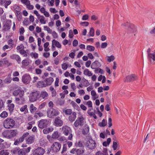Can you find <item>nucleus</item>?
I'll return each instance as SVG.
<instances>
[{"mask_svg":"<svg viewBox=\"0 0 155 155\" xmlns=\"http://www.w3.org/2000/svg\"><path fill=\"white\" fill-rule=\"evenodd\" d=\"M12 2L11 0H5V3L4 4L5 7V8H7L8 6L10 5Z\"/></svg>","mask_w":155,"mask_h":155,"instance_id":"obj_47","label":"nucleus"},{"mask_svg":"<svg viewBox=\"0 0 155 155\" xmlns=\"http://www.w3.org/2000/svg\"><path fill=\"white\" fill-rule=\"evenodd\" d=\"M15 124V121L13 119L8 118L5 120L3 122L4 127L6 129L14 128Z\"/></svg>","mask_w":155,"mask_h":155,"instance_id":"obj_1","label":"nucleus"},{"mask_svg":"<svg viewBox=\"0 0 155 155\" xmlns=\"http://www.w3.org/2000/svg\"><path fill=\"white\" fill-rule=\"evenodd\" d=\"M89 127L88 126L87 124H86L82 131V134L84 135L87 134L89 132Z\"/></svg>","mask_w":155,"mask_h":155,"instance_id":"obj_26","label":"nucleus"},{"mask_svg":"<svg viewBox=\"0 0 155 155\" xmlns=\"http://www.w3.org/2000/svg\"><path fill=\"white\" fill-rule=\"evenodd\" d=\"M84 152V149H76V154L77 155H81L83 154Z\"/></svg>","mask_w":155,"mask_h":155,"instance_id":"obj_30","label":"nucleus"},{"mask_svg":"<svg viewBox=\"0 0 155 155\" xmlns=\"http://www.w3.org/2000/svg\"><path fill=\"white\" fill-rule=\"evenodd\" d=\"M62 131L63 134L65 136L69 135L68 137V140H71L72 138V135L71 134V128L67 126H63L62 128Z\"/></svg>","mask_w":155,"mask_h":155,"instance_id":"obj_2","label":"nucleus"},{"mask_svg":"<svg viewBox=\"0 0 155 155\" xmlns=\"http://www.w3.org/2000/svg\"><path fill=\"white\" fill-rule=\"evenodd\" d=\"M107 122L104 119L102 120L101 122H100L98 124V125L100 127H105L107 125Z\"/></svg>","mask_w":155,"mask_h":155,"instance_id":"obj_34","label":"nucleus"},{"mask_svg":"<svg viewBox=\"0 0 155 155\" xmlns=\"http://www.w3.org/2000/svg\"><path fill=\"white\" fill-rule=\"evenodd\" d=\"M44 29L47 31L48 33L51 34L52 30L47 26H44Z\"/></svg>","mask_w":155,"mask_h":155,"instance_id":"obj_54","label":"nucleus"},{"mask_svg":"<svg viewBox=\"0 0 155 155\" xmlns=\"http://www.w3.org/2000/svg\"><path fill=\"white\" fill-rule=\"evenodd\" d=\"M80 24L84 26H87L89 25V23L87 21L81 22Z\"/></svg>","mask_w":155,"mask_h":155,"instance_id":"obj_63","label":"nucleus"},{"mask_svg":"<svg viewBox=\"0 0 155 155\" xmlns=\"http://www.w3.org/2000/svg\"><path fill=\"white\" fill-rule=\"evenodd\" d=\"M20 110L21 112H23L25 111V113H27L28 112V109L27 108V105H25L24 106H23L22 107L20 108Z\"/></svg>","mask_w":155,"mask_h":155,"instance_id":"obj_37","label":"nucleus"},{"mask_svg":"<svg viewBox=\"0 0 155 155\" xmlns=\"http://www.w3.org/2000/svg\"><path fill=\"white\" fill-rule=\"evenodd\" d=\"M19 147H16L15 148L14 150H13L12 153L13 154L18 153V151L20 150Z\"/></svg>","mask_w":155,"mask_h":155,"instance_id":"obj_56","label":"nucleus"},{"mask_svg":"<svg viewBox=\"0 0 155 155\" xmlns=\"http://www.w3.org/2000/svg\"><path fill=\"white\" fill-rule=\"evenodd\" d=\"M22 63L23 66H26L28 65L29 62L28 60L25 59L22 61Z\"/></svg>","mask_w":155,"mask_h":155,"instance_id":"obj_48","label":"nucleus"},{"mask_svg":"<svg viewBox=\"0 0 155 155\" xmlns=\"http://www.w3.org/2000/svg\"><path fill=\"white\" fill-rule=\"evenodd\" d=\"M37 108L35 107L33 104H31L30 107V110L31 113L32 114L34 113L37 110Z\"/></svg>","mask_w":155,"mask_h":155,"instance_id":"obj_32","label":"nucleus"},{"mask_svg":"<svg viewBox=\"0 0 155 155\" xmlns=\"http://www.w3.org/2000/svg\"><path fill=\"white\" fill-rule=\"evenodd\" d=\"M31 55L32 57H34L36 59L38 58V54L37 53L32 52L31 54Z\"/></svg>","mask_w":155,"mask_h":155,"instance_id":"obj_62","label":"nucleus"},{"mask_svg":"<svg viewBox=\"0 0 155 155\" xmlns=\"http://www.w3.org/2000/svg\"><path fill=\"white\" fill-rule=\"evenodd\" d=\"M62 68L64 70L67 69L68 67V65L66 63H64L61 65Z\"/></svg>","mask_w":155,"mask_h":155,"instance_id":"obj_58","label":"nucleus"},{"mask_svg":"<svg viewBox=\"0 0 155 155\" xmlns=\"http://www.w3.org/2000/svg\"><path fill=\"white\" fill-rule=\"evenodd\" d=\"M45 150L42 147H38L34 152L35 155H43L45 153Z\"/></svg>","mask_w":155,"mask_h":155,"instance_id":"obj_14","label":"nucleus"},{"mask_svg":"<svg viewBox=\"0 0 155 155\" xmlns=\"http://www.w3.org/2000/svg\"><path fill=\"white\" fill-rule=\"evenodd\" d=\"M75 145L76 147H84V145L83 144V143L81 141H79L77 142L75 144Z\"/></svg>","mask_w":155,"mask_h":155,"instance_id":"obj_36","label":"nucleus"},{"mask_svg":"<svg viewBox=\"0 0 155 155\" xmlns=\"http://www.w3.org/2000/svg\"><path fill=\"white\" fill-rule=\"evenodd\" d=\"M27 7L29 10H32L34 8V6L32 5H30V1H28V3L26 5Z\"/></svg>","mask_w":155,"mask_h":155,"instance_id":"obj_50","label":"nucleus"},{"mask_svg":"<svg viewBox=\"0 0 155 155\" xmlns=\"http://www.w3.org/2000/svg\"><path fill=\"white\" fill-rule=\"evenodd\" d=\"M16 12H17V14L18 15H17V19L18 21H20L22 18L21 12L20 11H17V10H16Z\"/></svg>","mask_w":155,"mask_h":155,"instance_id":"obj_38","label":"nucleus"},{"mask_svg":"<svg viewBox=\"0 0 155 155\" xmlns=\"http://www.w3.org/2000/svg\"><path fill=\"white\" fill-rule=\"evenodd\" d=\"M24 94V91L23 90L20 89H18L15 90L13 92V95L15 96H17L19 95V97L21 99V100L22 101L24 100V98L23 97Z\"/></svg>","mask_w":155,"mask_h":155,"instance_id":"obj_8","label":"nucleus"},{"mask_svg":"<svg viewBox=\"0 0 155 155\" xmlns=\"http://www.w3.org/2000/svg\"><path fill=\"white\" fill-rule=\"evenodd\" d=\"M38 85L39 87H47L46 84L42 81H39L38 82Z\"/></svg>","mask_w":155,"mask_h":155,"instance_id":"obj_31","label":"nucleus"},{"mask_svg":"<svg viewBox=\"0 0 155 155\" xmlns=\"http://www.w3.org/2000/svg\"><path fill=\"white\" fill-rule=\"evenodd\" d=\"M101 63L98 61L96 60L91 65V68L92 69H96L101 67Z\"/></svg>","mask_w":155,"mask_h":155,"instance_id":"obj_17","label":"nucleus"},{"mask_svg":"<svg viewBox=\"0 0 155 155\" xmlns=\"http://www.w3.org/2000/svg\"><path fill=\"white\" fill-rule=\"evenodd\" d=\"M31 149V147H29L27 148H23L20 149L18 151V155H26L27 153L30 151Z\"/></svg>","mask_w":155,"mask_h":155,"instance_id":"obj_12","label":"nucleus"},{"mask_svg":"<svg viewBox=\"0 0 155 155\" xmlns=\"http://www.w3.org/2000/svg\"><path fill=\"white\" fill-rule=\"evenodd\" d=\"M59 135L58 132L57 131H55L53 133L52 135V138L53 139H56L58 137Z\"/></svg>","mask_w":155,"mask_h":155,"instance_id":"obj_43","label":"nucleus"},{"mask_svg":"<svg viewBox=\"0 0 155 155\" xmlns=\"http://www.w3.org/2000/svg\"><path fill=\"white\" fill-rule=\"evenodd\" d=\"M65 114L67 115H71L72 113V110L71 109H68L65 110Z\"/></svg>","mask_w":155,"mask_h":155,"instance_id":"obj_59","label":"nucleus"},{"mask_svg":"<svg viewBox=\"0 0 155 155\" xmlns=\"http://www.w3.org/2000/svg\"><path fill=\"white\" fill-rule=\"evenodd\" d=\"M29 134V133H26L24 134L23 135L20 137L18 139H16L15 140V142L14 143V144L15 145H18L20 143H21L23 142L25 139V138Z\"/></svg>","mask_w":155,"mask_h":155,"instance_id":"obj_11","label":"nucleus"},{"mask_svg":"<svg viewBox=\"0 0 155 155\" xmlns=\"http://www.w3.org/2000/svg\"><path fill=\"white\" fill-rule=\"evenodd\" d=\"M8 116V113L6 111H3L0 115V117H6Z\"/></svg>","mask_w":155,"mask_h":155,"instance_id":"obj_49","label":"nucleus"},{"mask_svg":"<svg viewBox=\"0 0 155 155\" xmlns=\"http://www.w3.org/2000/svg\"><path fill=\"white\" fill-rule=\"evenodd\" d=\"M40 97V92L39 91H37L31 94L29 99L31 101L34 102L36 101L37 99H39Z\"/></svg>","mask_w":155,"mask_h":155,"instance_id":"obj_7","label":"nucleus"},{"mask_svg":"<svg viewBox=\"0 0 155 155\" xmlns=\"http://www.w3.org/2000/svg\"><path fill=\"white\" fill-rule=\"evenodd\" d=\"M40 17L41 18L40 20L41 23L42 24H45L46 23V21L45 20V17L43 16H41Z\"/></svg>","mask_w":155,"mask_h":155,"instance_id":"obj_52","label":"nucleus"},{"mask_svg":"<svg viewBox=\"0 0 155 155\" xmlns=\"http://www.w3.org/2000/svg\"><path fill=\"white\" fill-rule=\"evenodd\" d=\"M81 82L83 84V86L85 87H87L89 85V84L88 81L84 78L82 79Z\"/></svg>","mask_w":155,"mask_h":155,"instance_id":"obj_27","label":"nucleus"},{"mask_svg":"<svg viewBox=\"0 0 155 155\" xmlns=\"http://www.w3.org/2000/svg\"><path fill=\"white\" fill-rule=\"evenodd\" d=\"M8 110L11 113L14 110L15 105L13 104H8Z\"/></svg>","mask_w":155,"mask_h":155,"instance_id":"obj_35","label":"nucleus"},{"mask_svg":"<svg viewBox=\"0 0 155 155\" xmlns=\"http://www.w3.org/2000/svg\"><path fill=\"white\" fill-rule=\"evenodd\" d=\"M4 104L2 100H0V111L2 108L4 107Z\"/></svg>","mask_w":155,"mask_h":155,"instance_id":"obj_61","label":"nucleus"},{"mask_svg":"<svg viewBox=\"0 0 155 155\" xmlns=\"http://www.w3.org/2000/svg\"><path fill=\"white\" fill-rule=\"evenodd\" d=\"M9 130H6L2 133V136L5 138L9 139Z\"/></svg>","mask_w":155,"mask_h":155,"instance_id":"obj_29","label":"nucleus"},{"mask_svg":"<svg viewBox=\"0 0 155 155\" xmlns=\"http://www.w3.org/2000/svg\"><path fill=\"white\" fill-rule=\"evenodd\" d=\"M138 79L137 77L134 74L127 75L126 77L125 81L126 82H131Z\"/></svg>","mask_w":155,"mask_h":155,"instance_id":"obj_10","label":"nucleus"},{"mask_svg":"<svg viewBox=\"0 0 155 155\" xmlns=\"http://www.w3.org/2000/svg\"><path fill=\"white\" fill-rule=\"evenodd\" d=\"M76 118V113L75 112H73L72 114H71L68 117L69 120L72 122L75 120Z\"/></svg>","mask_w":155,"mask_h":155,"instance_id":"obj_24","label":"nucleus"},{"mask_svg":"<svg viewBox=\"0 0 155 155\" xmlns=\"http://www.w3.org/2000/svg\"><path fill=\"white\" fill-rule=\"evenodd\" d=\"M122 25L124 26L126 28H127L130 33L136 32L137 31L136 26L134 24H130L128 22L122 24Z\"/></svg>","mask_w":155,"mask_h":155,"instance_id":"obj_5","label":"nucleus"},{"mask_svg":"<svg viewBox=\"0 0 155 155\" xmlns=\"http://www.w3.org/2000/svg\"><path fill=\"white\" fill-rule=\"evenodd\" d=\"M54 45H55L58 48H61V44L58 41H57L55 39H54L52 41V48H55V46Z\"/></svg>","mask_w":155,"mask_h":155,"instance_id":"obj_21","label":"nucleus"},{"mask_svg":"<svg viewBox=\"0 0 155 155\" xmlns=\"http://www.w3.org/2000/svg\"><path fill=\"white\" fill-rule=\"evenodd\" d=\"M35 139L34 136H29L26 140V142L28 144L32 143L34 142Z\"/></svg>","mask_w":155,"mask_h":155,"instance_id":"obj_20","label":"nucleus"},{"mask_svg":"<svg viewBox=\"0 0 155 155\" xmlns=\"http://www.w3.org/2000/svg\"><path fill=\"white\" fill-rule=\"evenodd\" d=\"M54 124L56 127H60L63 125V121L59 117H58L54 119Z\"/></svg>","mask_w":155,"mask_h":155,"instance_id":"obj_13","label":"nucleus"},{"mask_svg":"<svg viewBox=\"0 0 155 155\" xmlns=\"http://www.w3.org/2000/svg\"><path fill=\"white\" fill-rule=\"evenodd\" d=\"M9 139H11L15 137L18 134V131L17 129L9 130Z\"/></svg>","mask_w":155,"mask_h":155,"instance_id":"obj_18","label":"nucleus"},{"mask_svg":"<svg viewBox=\"0 0 155 155\" xmlns=\"http://www.w3.org/2000/svg\"><path fill=\"white\" fill-rule=\"evenodd\" d=\"M13 40L12 39H9L7 42L8 44L9 45V48H12L13 47Z\"/></svg>","mask_w":155,"mask_h":155,"instance_id":"obj_41","label":"nucleus"},{"mask_svg":"<svg viewBox=\"0 0 155 155\" xmlns=\"http://www.w3.org/2000/svg\"><path fill=\"white\" fill-rule=\"evenodd\" d=\"M43 116L44 114L41 111H36L35 113L34 117L37 119L39 117H42Z\"/></svg>","mask_w":155,"mask_h":155,"instance_id":"obj_25","label":"nucleus"},{"mask_svg":"<svg viewBox=\"0 0 155 155\" xmlns=\"http://www.w3.org/2000/svg\"><path fill=\"white\" fill-rule=\"evenodd\" d=\"M11 58L12 59L15 60L17 63L19 64L21 63V58L20 56L16 54H13L11 56Z\"/></svg>","mask_w":155,"mask_h":155,"instance_id":"obj_19","label":"nucleus"},{"mask_svg":"<svg viewBox=\"0 0 155 155\" xmlns=\"http://www.w3.org/2000/svg\"><path fill=\"white\" fill-rule=\"evenodd\" d=\"M54 128L52 127L44 128L43 130V132L44 134H47L53 131Z\"/></svg>","mask_w":155,"mask_h":155,"instance_id":"obj_22","label":"nucleus"},{"mask_svg":"<svg viewBox=\"0 0 155 155\" xmlns=\"http://www.w3.org/2000/svg\"><path fill=\"white\" fill-rule=\"evenodd\" d=\"M72 44L74 47L77 46L78 45V41L76 39L74 40L73 41Z\"/></svg>","mask_w":155,"mask_h":155,"instance_id":"obj_64","label":"nucleus"},{"mask_svg":"<svg viewBox=\"0 0 155 155\" xmlns=\"http://www.w3.org/2000/svg\"><path fill=\"white\" fill-rule=\"evenodd\" d=\"M3 27V30L5 31L8 30L10 28L9 24L7 22L4 25Z\"/></svg>","mask_w":155,"mask_h":155,"instance_id":"obj_42","label":"nucleus"},{"mask_svg":"<svg viewBox=\"0 0 155 155\" xmlns=\"http://www.w3.org/2000/svg\"><path fill=\"white\" fill-rule=\"evenodd\" d=\"M4 141L3 140L0 138V150H2L0 152V155H4L5 154V152L4 149L5 148V146L3 143H2Z\"/></svg>","mask_w":155,"mask_h":155,"instance_id":"obj_16","label":"nucleus"},{"mask_svg":"<svg viewBox=\"0 0 155 155\" xmlns=\"http://www.w3.org/2000/svg\"><path fill=\"white\" fill-rule=\"evenodd\" d=\"M45 82L46 83L47 86L51 85L52 83L54 81V79L51 77H50L49 78H47L45 79Z\"/></svg>","mask_w":155,"mask_h":155,"instance_id":"obj_23","label":"nucleus"},{"mask_svg":"<svg viewBox=\"0 0 155 155\" xmlns=\"http://www.w3.org/2000/svg\"><path fill=\"white\" fill-rule=\"evenodd\" d=\"M150 57L149 58L152 59L153 61H155V50L154 51L152 54H150Z\"/></svg>","mask_w":155,"mask_h":155,"instance_id":"obj_55","label":"nucleus"},{"mask_svg":"<svg viewBox=\"0 0 155 155\" xmlns=\"http://www.w3.org/2000/svg\"><path fill=\"white\" fill-rule=\"evenodd\" d=\"M67 146L66 143L64 144L62 151L61 152V154H63L67 150Z\"/></svg>","mask_w":155,"mask_h":155,"instance_id":"obj_46","label":"nucleus"},{"mask_svg":"<svg viewBox=\"0 0 155 155\" xmlns=\"http://www.w3.org/2000/svg\"><path fill=\"white\" fill-rule=\"evenodd\" d=\"M86 146L88 148L92 150L96 147V144L94 140L90 139L86 142Z\"/></svg>","mask_w":155,"mask_h":155,"instance_id":"obj_9","label":"nucleus"},{"mask_svg":"<svg viewBox=\"0 0 155 155\" xmlns=\"http://www.w3.org/2000/svg\"><path fill=\"white\" fill-rule=\"evenodd\" d=\"M111 141V139L110 138H108L107 141H104L103 143V145L105 147H107L109 145Z\"/></svg>","mask_w":155,"mask_h":155,"instance_id":"obj_40","label":"nucleus"},{"mask_svg":"<svg viewBox=\"0 0 155 155\" xmlns=\"http://www.w3.org/2000/svg\"><path fill=\"white\" fill-rule=\"evenodd\" d=\"M11 76V75H9L8 77L5 79L4 81L5 83H10L11 82L12 80L11 78L10 77Z\"/></svg>","mask_w":155,"mask_h":155,"instance_id":"obj_44","label":"nucleus"},{"mask_svg":"<svg viewBox=\"0 0 155 155\" xmlns=\"http://www.w3.org/2000/svg\"><path fill=\"white\" fill-rule=\"evenodd\" d=\"M61 148V145L59 142H54L52 145L50 149V151L52 153H56L59 152Z\"/></svg>","mask_w":155,"mask_h":155,"instance_id":"obj_3","label":"nucleus"},{"mask_svg":"<svg viewBox=\"0 0 155 155\" xmlns=\"http://www.w3.org/2000/svg\"><path fill=\"white\" fill-rule=\"evenodd\" d=\"M40 97H42L43 99L46 98L48 96V94L46 91H42L41 94L40 93Z\"/></svg>","mask_w":155,"mask_h":155,"instance_id":"obj_28","label":"nucleus"},{"mask_svg":"<svg viewBox=\"0 0 155 155\" xmlns=\"http://www.w3.org/2000/svg\"><path fill=\"white\" fill-rule=\"evenodd\" d=\"M31 77L28 74H24L22 77V81L25 84H28L30 81Z\"/></svg>","mask_w":155,"mask_h":155,"instance_id":"obj_15","label":"nucleus"},{"mask_svg":"<svg viewBox=\"0 0 155 155\" xmlns=\"http://www.w3.org/2000/svg\"><path fill=\"white\" fill-rule=\"evenodd\" d=\"M38 127L41 129H44L49 126V121L47 119H41L38 122Z\"/></svg>","mask_w":155,"mask_h":155,"instance_id":"obj_4","label":"nucleus"},{"mask_svg":"<svg viewBox=\"0 0 155 155\" xmlns=\"http://www.w3.org/2000/svg\"><path fill=\"white\" fill-rule=\"evenodd\" d=\"M107 61L110 62L112 61H113L114 59V57L113 55H111L110 56H107Z\"/></svg>","mask_w":155,"mask_h":155,"instance_id":"obj_51","label":"nucleus"},{"mask_svg":"<svg viewBox=\"0 0 155 155\" xmlns=\"http://www.w3.org/2000/svg\"><path fill=\"white\" fill-rule=\"evenodd\" d=\"M117 147V144L116 142L114 141L113 143V147L114 150H116Z\"/></svg>","mask_w":155,"mask_h":155,"instance_id":"obj_60","label":"nucleus"},{"mask_svg":"<svg viewBox=\"0 0 155 155\" xmlns=\"http://www.w3.org/2000/svg\"><path fill=\"white\" fill-rule=\"evenodd\" d=\"M77 120L78 121L79 123L80 124V126H82L83 125V120L84 118L82 116H81L80 117H78L77 119Z\"/></svg>","mask_w":155,"mask_h":155,"instance_id":"obj_39","label":"nucleus"},{"mask_svg":"<svg viewBox=\"0 0 155 155\" xmlns=\"http://www.w3.org/2000/svg\"><path fill=\"white\" fill-rule=\"evenodd\" d=\"M86 49L90 51H92L94 50L95 48L94 46L88 45L87 46Z\"/></svg>","mask_w":155,"mask_h":155,"instance_id":"obj_45","label":"nucleus"},{"mask_svg":"<svg viewBox=\"0 0 155 155\" xmlns=\"http://www.w3.org/2000/svg\"><path fill=\"white\" fill-rule=\"evenodd\" d=\"M94 31L93 28H90L89 34L91 36H93L94 35Z\"/></svg>","mask_w":155,"mask_h":155,"instance_id":"obj_53","label":"nucleus"},{"mask_svg":"<svg viewBox=\"0 0 155 155\" xmlns=\"http://www.w3.org/2000/svg\"><path fill=\"white\" fill-rule=\"evenodd\" d=\"M91 94L92 96L94 97L93 98V100H95L97 98V97H95V96L96 95V92L94 91L93 90L91 91Z\"/></svg>","mask_w":155,"mask_h":155,"instance_id":"obj_57","label":"nucleus"},{"mask_svg":"<svg viewBox=\"0 0 155 155\" xmlns=\"http://www.w3.org/2000/svg\"><path fill=\"white\" fill-rule=\"evenodd\" d=\"M84 74L86 75L91 76L92 75V73L89 71L87 69H86L84 71Z\"/></svg>","mask_w":155,"mask_h":155,"instance_id":"obj_33","label":"nucleus"},{"mask_svg":"<svg viewBox=\"0 0 155 155\" xmlns=\"http://www.w3.org/2000/svg\"><path fill=\"white\" fill-rule=\"evenodd\" d=\"M59 114V112L58 110L52 107L49 109L47 111L48 117L50 118L54 116H56Z\"/></svg>","mask_w":155,"mask_h":155,"instance_id":"obj_6","label":"nucleus"}]
</instances>
